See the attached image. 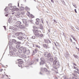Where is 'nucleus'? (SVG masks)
Listing matches in <instances>:
<instances>
[{"label":"nucleus","mask_w":79,"mask_h":79,"mask_svg":"<svg viewBox=\"0 0 79 79\" xmlns=\"http://www.w3.org/2000/svg\"><path fill=\"white\" fill-rule=\"evenodd\" d=\"M51 2L52 3H54V1H53V0H51Z\"/></svg>","instance_id":"56"},{"label":"nucleus","mask_w":79,"mask_h":79,"mask_svg":"<svg viewBox=\"0 0 79 79\" xmlns=\"http://www.w3.org/2000/svg\"><path fill=\"white\" fill-rule=\"evenodd\" d=\"M6 8H5V11H6L7 10H8V9L7 8H8V7H6Z\"/></svg>","instance_id":"51"},{"label":"nucleus","mask_w":79,"mask_h":79,"mask_svg":"<svg viewBox=\"0 0 79 79\" xmlns=\"http://www.w3.org/2000/svg\"><path fill=\"white\" fill-rule=\"evenodd\" d=\"M45 43H47V44H51V41L49 40H44Z\"/></svg>","instance_id":"12"},{"label":"nucleus","mask_w":79,"mask_h":79,"mask_svg":"<svg viewBox=\"0 0 79 79\" xmlns=\"http://www.w3.org/2000/svg\"><path fill=\"white\" fill-rule=\"evenodd\" d=\"M54 60L53 57L52 56H51L49 59V60L51 62H53Z\"/></svg>","instance_id":"11"},{"label":"nucleus","mask_w":79,"mask_h":79,"mask_svg":"<svg viewBox=\"0 0 79 79\" xmlns=\"http://www.w3.org/2000/svg\"><path fill=\"white\" fill-rule=\"evenodd\" d=\"M41 61L40 62V65H43L45 64V60L43 58H40Z\"/></svg>","instance_id":"3"},{"label":"nucleus","mask_w":79,"mask_h":79,"mask_svg":"<svg viewBox=\"0 0 79 79\" xmlns=\"http://www.w3.org/2000/svg\"><path fill=\"white\" fill-rule=\"evenodd\" d=\"M15 8L16 9V10H17V11H18V10H19V9L18 8Z\"/></svg>","instance_id":"64"},{"label":"nucleus","mask_w":79,"mask_h":79,"mask_svg":"<svg viewBox=\"0 0 79 79\" xmlns=\"http://www.w3.org/2000/svg\"><path fill=\"white\" fill-rule=\"evenodd\" d=\"M43 45L44 47L47 48V45L46 44H43Z\"/></svg>","instance_id":"31"},{"label":"nucleus","mask_w":79,"mask_h":79,"mask_svg":"<svg viewBox=\"0 0 79 79\" xmlns=\"http://www.w3.org/2000/svg\"><path fill=\"white\" fill-rule=\"evenodd\" d=\"M13 48V47L10 45V46L9 47V49L10 50H11V49H12Z\"/></svg>","instance_id":"34"},{"label":"nucleus","mask_w":79,"mask_h":79,"mask_svg":"<svg viewBox=\"0 0 79 79\" xmlns=\"http://www.w3.org/2000/svg\"><path fill=\"white\" fill-rule=\"evenodd\" d=\"M16 36H19V32H17L15 34Z\"/></svg>","instance_id":"28"},{"label":"nucleus","mask_w":79,"mask_h":79,"mask_svg":"<svg viewBox=\"0 0 79 79\" xmlns=\"http://www.w3.org/2000/svg\"><path fill=\"white\" fill-rule=\"evenodd\" d=\"M21 56L23 58H26V56L24 54L22 55Z\"/></svg>","instance_id":"19"},{"label":"nucleus","mask_w":79,"mask_h":79,"mask_svg":"<svg viewBox=\"0 0 79 79\" xmlns=\"http://www.w3.org/2000/svg\"><path fill=\"white\" fill-rule=\"evenodd\" d=\"M13 51H10V55L11 56L12 55V53H13Z\"/></svg>","instance_id":"39"},{"label":"nucleus","mask_w":79,"mask_h":79,"mask_svg":"<svg viewBox=\"0 0 79 79\" xmlns=\"http://www.w3.org/2000/svg\"><path fill=\"white\" fill-rule=\"evenodd\" d=\"M18 64H22L23 63V60L22 59H19L18 60Z\"/></svg>","instance_id":"9"},{"label":"nucleus","mask_w":79,"mask_h":79,"mask_svg":"<svg viewBox=\"0 0 79 79\" xmlns=\"http://www.w3.org/2000/svg\"><path fill=\"white\" fill-rule=\"evenodd\" d=\"M20 48V49H19V53H23V49L21 48V47Z\"/></svg>","instance_id":"14"},{"label":"nucleus","mask_w":79,"mask_h":79,"mask_svg":"<svg viewBox=\"0 0 79 79\" xmlns=\"http://www.w3.org/2000/svg\"><path fill=\"white\" fill-rule=\"evenodd\" d=\"M54 59L55 60H57V57H55Z\"/></svg>","instance_id":"53"},{"label":"nucleus","mask_w":79,"mask_h":79,"mask_svg":"<svg viewBox=\"0 0 79 79\" xmlns=\"http://www.w3.org/2000/svg\"><path fill=\"white\" fill-rule=\"evenodd\" d=\"M29 21L31 24H32V23H34V21L32 20H29Z\"/></svg>","instance_id":"27"},{"label":"nucleus","mask_w":79,"mask_h":79,"mask_svg":"<svg viewBox=\"0 0 79 79\" xmlns=\"http://www.w3.org/2000/svg\"><path fill=\"white\" fill-rule=\"evenodd\" d=\"M44 70L45 72L46 73H47L48 74H49L50 73V71L47 69H46V68H44V69L43 68H41L40 69V71L41 72H40V74H42V73H43V70Z\"/></svg>","instance_id":"2"},{"label":"nucleus","mask_w":79,"mask_h":79,"mask_svg":"<svg viewBox=\"0 0 79 79\" xmlns=\"http://www.w3.org/2000/svg\"><path fill=\"white\" fill-rule=\"evenodd\" d=\"M40 29H44V27H43V25L42 24H40Z\"/></svg>","instance_id":"20"},{"label":"nucleus","mask_w":79,"mask_h":79,"mask_svg":"<svg viewBox=\"0 0 79 79\" xmlns=\"http://www.w3.org/2000/svg\"><path fill=\"white\" fill-rule=\"evenodd\" d=\"M20 8L21 9H24V7H23V6H21L20 7Z\"/></svg>","instance_id":"61"},{"label":"nucleus","mask_w":79,"mask_h":79,"mask_svg":"<svg viewBox=\"0 0 79 79\" xmlns=\"http://www.w3.org/2000/svg\"><path fill=\"white\" fill-rule=\"evenodd\" d=\"M17 23L19 24H21V22L19 21H17Z\"/></svg>","instance_id":"32"},{"label":"nucleus","mask_w":79,"mask_h":79,"mask_svg":"<svg viewBox=\"0 0 79 79\" xmlns=\"http://www.w3.org/2000/svg\"><path fill=\"white\" fill-rule=\"evenodd\" d=\"M76 29H77L78 30H79V27H76Z\"/></svg>","instance_id":"58"},{"label":"nucleus","mask_w":79,"mask_h":79,"mask_svg":"<svg viewBox=\"0 0 79 79\" xmlns=\"http://www.w3.org/2000/svg\"><path fill=\"white\" fill-rule=\"evenodd\" d=\"M33 32L34 33H36L37 32V31H33Z\"/></svg>","instance_id":"60"},{"label":"nucleus","mask_w":79,"mask_h":79,"mask_svg":"<svg viewBox=\"0 0 79 79\" xmlns=\"http://www.w3.org/2000/svg\"><path fill=\"white\" fill-rule=\"evenodd\" d=\"M25 10H29V7H27V6L25 7Z\"/></svg>","instance_id":"37"},{"label":"nucleus","mask_w":79,"mask_h":79,"mask_svg":"<svg viewBox=\"0 0 79 79\" xmlns=\"http://www.w3.org/2000/svg\"><path fill=\"white\" fill-rule=\"evenodd\" d=\"M72 75L73 76H75V77H77V76H76L74 73H73Z\"/></svg>","instance_id":"41"},{"label":"nucleus","mask_w":79,"mask_h":79,"mask_svg":"<svg viewBox=\"0 0 79 79\" xmlns=\"http://www.w3.org/2000/svg\"><path fill=\"white\" fill-rule=\"evenodd\" d=\"M53 21L54 22V23H57V22L54 19H53Z\"/></svg>","instance_id":"49"},{"label":"nucleus","mask_w":79,"mask_h":79,"mask_svg":"<svg viewBox=\"0 0 79 79\" xmlns=\"http://www.w3.org/2000/svg\"><path fill=\"white\" fill-rule=\"evenodd\" d=\"M35 23L37 25H38L39 24V22L38 21H36V22H35Z\"/></svg>","instance_id":"36"},{"label":"nucleus","mask_w":79,"mask_h":79,"mask_svg":"<svg viewBox=\"0 0 79 79\" xmlns=\"http://www.w3.org/2000/svg\"><path fill=\"white\" fill-rule=\"evenodd\" d=\"M12 17H10V18H9L7 20L8 23H11V20H12Z\"/></svg>","instance_id":"10"},{"label":"nucleus","mask_w":79,"mask_h":79,"mask_svg":"<svg viewBox=\"0 0 79 79\" xmlns=\"http://www.w3.org/2000/svg\"><path fill=\"white\" fill-rule=\"evenodd\" d=\"M32 38L33 39H35V36H34L32 37Z\"/></svg>","instance_id":"54"},{"label":"nucleus","mask_w":79,"mask_h":79,"mask_svg":"<svg viewBox=\"0 0 79 79\" xmlns=\"http://www.w3.org/2000/svg\"><path fill=\"white\" fill-rule=\"evenodd\" d=\"M34 60H32L30 62V65H32L34 63Z\"/></svg>","instance_id":"22"},{"label":"nucleus","mask_w":79,"mask_h":79,"mask_svg":"<svg viewBox=\"0 0 79 79\" xmlns=\"http://www.w3.org/2000/svg\"><path fill=\"white\" fill-rule=\"evenodd\" d=\"M39 59H36V61H37V62H39Z\"/></svg>","instance_id":"59"},{"label":"nucleus","mask_w":79,"mask_h":79,"mask_svg":"<svg viewBox=\"0 0 79 79\" xmlns=\"http://www.w3.org/2000/svg\"><path fill=\"white\" fill-rule=\"evenodd\" d=\"M12 55H15V53L14 52H12Z\"/></svg>","instance_id":"55"},{"label":"nucleus","mask_w":79,"mask_h":79,"mask_svg":"<svg viewBox=\"0 0 79 79\" xmlns=\"http://www.w3.org/2000/svg\"><path fill=\"white\" fill-rule=\"evenodd\" d=\"M23 38H24V37L22 36H19L17 38L19 40H23Z\"/></svg>","instance_id":"13"},{"label":"nucleus","mask_w":79,"mask_h":79,"mask_svg":"<svg viewBox=\"0 0 79 79\" xmlns=\"http://www.w3.org/2000/svg\"><path fill=\"white\" fill-rule=\"evenodd\" d=\"M53 63L54 64H55L57 66H59L60 65V62H59L58 61H57V60H54V61L53 62Z\"/></svg>","instance_id":"5"},{"label":"nucleus","mask_w":79,"mask_h":79,"mask_svg":"<svg viewBox=\"0 0 79 79\" xmlns=\"http://www.w3.org/2000/svg\"><path fill=\"white\" fill-rule=\"evenodd\" d=\"M40 36L41 37H43V34H41L40 35Z\"/></svg>","instance_id":"48"},{"label":"nucleus","mask_w":79,"mask_h":79,"mask_svg":"<svg viewBox=\"0 0 79 79\" xmlns=\"http://www.w3.org/2000/svg\"><path fill=\"white\" fill-rule=\"evenodd\" d=\"M74 69H76L77 71H79V69L77 68L74 66Z\"/></svg>","instance_id":"30"},{"label":"nucleus","mask_w":79,"mask_h":79,"mask_svg":"<svg viewBox=\"0 0 79 79\" xmlns=\"http://www.w3.org/2000/svg\"><path fill=\"white\" fill-rule=\"evenodd\" d=\"M16 17H17V18H20V16H19V15H16Z\"/></svg>","instance_id":"46"},{"label":"nucleus","mask_w":79,"mask_h":79,"mask_svg":"<svg viewBox=\"0 0 79 79\" xmlns=\"http://www.w3.org/2000/svg\"><path fill=\"white\" fill-rule=\"evenodd\" d=\"M21 47H20V45H16V48H17L18 49H19V48H20Z\"/></svg>","instance_id":"23"},{"label":"nucleus","mask_w":79,"mask_h":79,"mask_svg":"<svg viewBox=\"0 0 79 79\" xmlns=\"http://www.w3.org/2000/svg\"><path fill=\"white\" fill-rule=\"evenodd\" d=\"M12 42H14V43H16V42H17L16 40L15 39H12Z\"/></svg>","instance_id":"24"},{"label":"nucleus","mask_w":79,"mask_h":79,"mask_svg":"<svg viewBox=\"0 0 79 79\" xmlns=\"http://www.w3.org/2000/svg\"><path fill=\"white\" fill-rule=\"evenodd\" d=\"M45 66L46 67V68H48V65H47V64H45Z\"/></svg>","instance_id":"40"},{"label":"nucleus","mask_w":79,"mask_h":79,"mask_svg":"<svg viewBox=\"0 0 79 79\" xmlns=\"http://www.w3.org/2000/svg\"><path fill=\"white\" fill-rule=\"evenodd\" d=\"M9 44L10 45H12V44H13V41H10Z\"/></svg>","instance_id":"21"},{"label":"nucleus","mask_w":79,"mask_h":79,"mask_svg":"<svg viewBox=\"0 0 79 79\" xmlns=\"http://www.w3.org/2000/svg\"><path fill=\"white\" fill-rule=\"evenodd\" d=\"M53 67L54 68H55V69H56L57 68L56 67V66H53Z\"/></svg>","instance_id":"63"},{"label":"nucleus","mask_w":79,"mask_h":79,"mask_svg":"<svg viewBox=\"0 0 79 79\" xmlns=\"http://www.w3.org/2000/svg\"><path fill=\"white\" fill-rule=\"evenodd\" d=\"M36 53V52L34 51H33V55H35V54Z\"/></svg>","instance_id":"47"},{"label":"nucleus","mask_w":79,"mask_h":79,"mask_svg":"<svg viewBox=\"0 0 79 79\" xmlns=\"http://www.w3.org/2000/svg\"><path fill=\"white\" fill-rule=\"evenodd\" d=\"M12 29L13 30V31H17V30H18L19 29V27L17 25H15L14 27H12Z\"/></svg>","instance_id":"6"},{"label":"nucleus","mask_w":79,"mask_h":79,"mask_svg":"<svg viewBox=\"0 0 79 79\" xmlns=\"http://www.w3.org/2000/svg\"><path fill=\"white\" fill-rule=\"evenodd\" d=\"M77 77H73L72 78L73 79H77V78H76Z\"/></svg>","instance_id":"38"},{"label":"nucleus","mask_w":79,"mask_h":79,"mask_svg":"<svg viewBox=\"0 0 79 79\" xmlns=\"http://www.w3.org/2000/svg\"><path fill=\"white\" fill-rule=\"evenodd\" d=\"M44 56L46 57L50 58V57H51V54H50V53L46 52L44 53Z\"/></svg>","instance_id":"4"},{"label":"nucleus","mask_w":79,"mask_h":79,"mask_svg":"<svg viewBox=\"0 0 79 79\" xmlns=\"http://www.w3.org/2000/svg\"><path fill=\"white\" fill-rule=\"evenodd\" d=\"M35 46L36 47H37L38 48H40V46H38L37 45H36Z\"/></svg>","instance_id":"45"},{"label":"nucleus","mask_w":79,"mask_h":79,"mask_svg":"<svg viewBox=\"0 0 79 79\" xmlns=\"http://www.w3.org/2000/svg\"><path fill=\"white\" fill-rule=\"evenodd\" d=\"M72 64H73V65H74L75 66H76V64L75 63H73Z\"/></svg>","instance_id":"57"},{"label":"nucleus","mask_w":79,"mask_h":79,"mask_svg":"<svg viewBox=\"0 0 79 79\" xmlns=\"http://www.w3.org/2000/svg\"><path fill=\"white\" fill-rule=\"evenodd\" d=\"M29 21H27V22L25 23L26 26V27H28V26H29Z\"/></svg>","instance_id":"15"},{"label":"nucleus","mask_w":79,"mask_h":79,"mask_svg":"<svg viewBox=\"0 0 79 79\" xmlns=\"http://www.w3.org/2000/svg\"><path fill=\"white\" fill-rule=\"evenodd\" d=\"M18 66L19 67H21L22 66V64H19Z\"/></svg>","instance_id":"44"},{"label":"nucleus","mask_w":79,"mask_h":79,"mask_svg":"<svg viewBox=\"0 0 79 79\" xmlns=\"http://www.w3.org/2000/svg\"><path fill=\"white\" fill-rule=\"evenodd\" d=\"M21 14H22V15H24V12H22L21 13Z\"/></svg>","instance_id":"62"},{"label":"nucleus","mask_w":79,"mask_h":79,"mask_svg":"<svg viewBox=\"0 0 79 79\" xmlns=\"http://www.w3.org/2000/svg\"><path fill=\"white\" fill-rule=\"evenodd\" d=\"M9 13V12L8 11H6V12L5 13V15H5V16L7 17V16H8V15Z\"/></svg>","instance_id":"16"},{"label":"nucleus","mask_w":79,"mask_h":79,"mask_svg":"<svg viewBox=\"0 0 79 79\" xmlns=\"http://www.w3.org/2000/svg\"><path fill=\"white\" fill-rule=\"evenodd\" d=\"M35 36H36V37H40V34H39V33H35Z\"/></svg>","instance_id":"18"},{"label":"nucleus","mask_w":79,"mask_h":79,"mask_svg":"<svg viewBox=\"0 0 79 79\" xmlns=\"http://www.w3.org/2000/svg\"><path fill=\"white\" fill-rule=\"evenodd\" d=\"M23 21V23H24V24H25L27 21H26V20L25 19H24Z\"/></svg>","instance_id":"26"},{"label":"nucleus","mask_w":79,"mask_h":79,"mask_svg":"<svg viewBox=\"0 0 79 79\" xmlns=\"http://www.w3.org/2000/svg\"><path fill=\"white\" fill-rule=\"evenodd\" d=\"M20 48L22 49L23 50V53L25 55H29L31 54V52L29 49H28L27 50L26 49V48L24 47L23 46H21Z\"/></svg>","instance_id":"1"},{"label":"nucleus","mask_w":79,"mask_h":79,"mask_svg":"<svg viewBox=\"0 0 79 79\" xmlns=\"http://www.w3.org/2000/svg\"><path fill=\"white\" fill-rule=\"evenodd\" d=\"M21 44V42H16L15 44L17 45H19Z\"/></svg>","instance_id":"17"},{"label":"nucleus","mask_w":79,"mask_h":79,"mask_svg":"<svg viewBox=\"0 0 79 79\" xmlns=\"http://www.w3.org/2000/svg\"><path fill=\"white\" fill-rule=\"evenodd\" d=\"M21 15V12L17 11V15Z\"/></svg>","instance_id":"25"},{"label":"nucleus","mask_w":79,"mask_h":79,"mask_svg":"<svg viewBox=\"0 0 79 79\" xmlns=\"http://www.w3.org/2000/svg\"><path fill=\"white\" fill-rule=\"evenodd\" d=\"M36 21H38V22H40V19H36Z\"/></svg>","instance_id":"35"},{"label":"nucleus","mask_w":79,"mask_h":79,"mask_svg":"<svg viewBox=\"0 0 79 79\" xmlns=\"http://www.w3.org/2000/svg\"><path fill=\"white\" fill-rule=\"evenodd\" d=\"M75 58H77H77H78V56L77 55H75Z\"/></svg>","instance_id":"42"},{"label":"nucleus","mask_w":79,"mask_h":79,"mask_svg":"<svg viewBox=\"0 0 79 79\" xmlns=\"http://www.w3.org/2000/svg\"><path fill=\"white\" fill-rule=\"evenodd\" d=\"M8 8H9L10 10H11L13 9V6H10V7H8Z\"/></svg>","instance_id":"33"},{"label":"nucleus","mask_w":79,"mask_h":79,"mask_svg":"<svg viewBox=\"0 0 79 79\" xmlns=\"http://www.w3.org/2000/svg\"><path fill=\"white\" fill-rule=\"evenodd\" d=\"M15 7H16L15 6H14V9L12 8V9H11L12 10V12H13V11H15Z\"/></svg>","instance_id":"29"},{"label":"nucleus","mask_w":79,"mask_h":79,"mask_svg":"<svg viewBox=\"0 0 79 79\" xmlns=\"http://www.w3.org/2000/svg\"><path fill=\"white\" fill-rule=\"evenodd\" d=\"M64 55L65 56V57L66 58H68V57H69L70 55L67 52H66L64 53Z\"/></svg>","instance_id":"8"},{"label":"nucleus","mask_w":79,"mask_h":79,"mask_svg":"<svg viewBox=\"0 0 79 79\" xmlns=\"http://www.w3.org/2000/svg\"><path fill=\"white\" fill-rule=\"evenodd\" d=\"M74 73H75L77 74V71H76L75 70L74 71Z\"/></svg>","instance_id":"52"},{"label":"nucleus","mask_w":79,"mask_h":79,"mask_svg":"<svg viewBox=\"0 0 79 79\" xmlns=\"http://www.w3.org/2000/svg\"><path fill=\"white\" fill-rule=\"evenodd\" d=\"M19 27L20 29H25V26L24 25H19Z\"/></svg>","instance_id":"7"},{"label":"nucleus","mask_w":79,"mask_h":79,"mask_svg":"<svg viewBox=\"0 0 79 79\" xmlns=\"http://www.w3.org/2000/svg\"><path fill=\"white\" fill-rule=\"evenodd\" d=\"M70 40L71 42H73V41L72 40V39H71V38H70Z\"/></svg>","instance_id":"50"},{"label":"nucleus","mask_w":79,"mask_h":79,"mask_svg":"<svg viewBox=\"0 0 79 79\" xmlns=\"http://www.w3.org/2000/svg\"><path fill=\"white\" fill-rule=\"evenodd\" d=\"M12 19H13L14 20H16V19H15V17H12Z\"/></svg>","instance_id":"43"}]
</instances>
